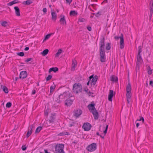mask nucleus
Listing matches in <instances>:
<instances>
[{
  "label": "nucleus",
  "mask_w": 153,
  "mask_h": 153,
  "mask_svg": "<svg viewBox=\"0 0 153 153\" xmlns=\"http://www.w3.org/2000/svg\"><path fill=\"white\" fill-rule=\"evenodd\" d=\"M102 12L100 11L98 12L96 14L94 13V14H95V16L97 17H99L101 15Z\"/></svg>",
  "instance_id": "58836bf2"
},
{
  "label": "nucleus",
  "mask_w": 153,
  "mask_h": 153,
  "mask_svg": "<svg viewBox=\"0 0 153 153\" xmlns=\"http://www.w3.org/2000/svg\"><path fill=\"white\" fill-rule=\"evenodd\" d=\"M111 44L110 43H108L106 44L105 46V49L107 50H110L111 48Z\"/></svg>",
  "instance_id": "cd10ccee"
},
{
  "label": "nucleus",
  "mask_w": 153,
  "mask_h": 153,
  "mask_svg": "<svg viewBox=\"0 0 153 153\" xmlns=\"http://www.w3.org/2000/svg\"><path fill=\"white\" fill-rule=\"evenodd\" d=\"M92 103L93 102H92L91 104H89L87 106L88 109L91 112L96 110L95 108V104L94 103L93 104Z\"/></svg>",
  "instance_id": "9d476101"
},
{
  "label": "nucleus",
  "mask_w": 153,
  "mask_h": 153,
  "mask_svg": "<svg viewBox=\"0 0 153 153\" xmlns=\"http://www.w3.org/2000/svg\"><path fill=\"white\" fill-rule=\"evenodd\" d=\"M56 118V114L54 113L51 114V116L50 117L49 122L50 123H53Z\"/></svg>",
  "instance_id": "f8f14e48"
},
{
  "label": "nucleus",
  "mask_w": 153,
  "mask_h": 153,
  "mask_svg": "<svg viewBox=\"0 0 153 153\" xmlns=\"http://www.w3.org/2000/svg\"><path fill=\"white\" fill-rule=\"evenodd\" d=\"M58 68L57 67H53L50 68L49 70V73H50L51 71H53L54 72L58 71Z\"/></svg>",
  "instance_id": "b1692460"
},
{
  "label": "nucleus",
  "mask_w": 153,
  "mask_h": 153,
  "mask_svg": "<svg viewBox=\"0 0 153 153\" xmlns=\"http://www.w3.org/2000/svg\"><path fill=\"white\" fill-rule=\"evenodd\" d=\"M110 80L112 81L117 82L118 81V78L115 75L111 76L110 77Z\"/></svg>",
  "instance_id": "4be33fe9"
},
{
  "label": "nucleus",
  "mask_w": 153,
  "mask_h": 153,
  "mask_svg": "<svg viewBox=\"0 0 153 153\" xmlns=\"http://www.w3.org/2000/svg\"><path fill=\"white\" fill-rule=\"evenodd\" d=\"M47 10L46 8H44L42 10L45 13H46Z\"/></svg>",
  "instance_id": "864d4df0"
},
{
  "label": "nucleus",
  "mask_w": 153,
  "mask_h": 153,
  "mask_svg": "<svg viewBox=\"0 0 153 153\" xmlns=\"http://www.w3.org/2000/svg\"><path fill=\"white\" fill-rule=\"evenodd\" d=\"M45 116H47L48 115V113L47 111H45Z\"/></svg>",
  "instance_id": "680f3d73"
},
{
  "label": "nucleus",
  "mask_w": 153,
  "mask_h": 153,
  "mask_svg": "<svg viewBox=\"0 0 153 153\" xmlns=\"http://www.w3.org/2000/svg\"><path fill=\"white\" fill-rule=\"evenodd\" d=\"M131 97V92H127L126 97L128 98H130Z\"/></svg>",
  "instance_id": "4c0bfd02"
},
{
  "label": "nucleus",
  "mask_w": 153,
  "mask_h": 153,
  "mask_svg": "<svg viewBox=\"0 0 153 153\" xmlns=\"http://www.w3.org/2000/svg\"><path fill=\"white\" fill-rule=\"evenodd\" d=\"M16 54L17 55L21 56H23L24 55V53L23 52H18Z\"/></svg>",
  "instance_id": "a19ab883"
},
{
  "label": "nucleus",
  "mask_w": 153,
  "mask_h": 153,
  "mask_svg": "<svg viewBox=\"0 0 153 153\" xmlns=\"http://www.w3.org/2000/svg\"><path fill=\"white\" fill-rule=\"evenodd\" d=\"M19 3V1L18 0H14L8 3L7 5V6H11L14 4L18 3Z\"/></svg>",
  "instance_id": "5701e85b"
},
{
  "label": "nucleus",
  "mask_w": 153,
  "mask_h": 153,
  "mask_svg": "<svg viewBox=\"0 0 153 153\" xmlns=\"http://www.w3.org/2000/svg\"><path fill=\"white\" fill-rule=\"evenodd\" d=\"M137 120H136V126L137 128V127H138V126H139V123H137Z\"/></svg>",
  "instance_id": "052dcab7"
},
{
  "label": "nucleus",
  "mask_w": 153,
  "mask_h": 153,
  "mask_svg": "<svg viewBox=\"0 0 153 153\" xmlns=\"http://www.w3.org/2000/svg\"><path fill=\"white\" fill-rule=\"evenodd\" d=\"M82 90V86L80 83H75L73 85V91L76 94L81 92Z\"/></svg>",
  "instance_id": "7ed1b4c3"
},
{
  "label": "nucleus",
  "mask_w": 153,
  "mask_h": 153,
  "mask_svg": "<svg viewBox=\"0 0 153 153\" xmlns=\"http://www.w3.org/2000/svg\"><path fill=\"white\" fill-rule=\"evenodd\" d=\"M12 105V103L10 102H7L6 104V106L7 108H10Z\"/></svg>",
  "instance_id": "37998d69"
},
{
  "label": "nucleus",
  "mask_w": 153,
  "mask_h": 153,
  "mask_svg": "<svg viewBox=\"0 0 153 153\" xmlns=\"http://www.w3.org/2000/svg\"><path fill=\"white\" fill-rule=\"evenodd\" d=\"M67 3H69L70 4L72 1V0H66Z\"/></svg>",
  "instance_id": "603ef678"
},
{
  "label": "nucleus",
  "mask_w": 153,
  "mask_h": 153,
  "mask_svg": "<svg viewBox=\"0 0 153 153\" xmlns=\"http://www.w3.org/2000/svg\"><path fill=\"white\" fill-rule=\"evenodd\" d=\"M99 45L100 61L102 62H104L106 61L105 50V38L104 37H103L100 39Z\"/></svg>",
  "instance_id": "f257e3e1"
},
{
  "label": "nucleus",
  "mask_w": 153,
  "mask_h": 153,
  "mask_svg": "<svg viewBox=\"0 0 153 153\" xmlns=\"http://www.w3.org/2000/svg\"><path fill=\"white\" fill-rule=\"evenodd\" d=\"M82 114V111L81 109H76L74 111V115L76 118L78 117Z\"/></svg>",
  "instance_id": "1a4fd4ad"
},
{
  "label": "nucleus",
  "mask_w": 153,
  "mask_h": 153,
  "mask_svg": "<svg viewBox=\"0 0 153 153\" xmlns=\"http://www.w3.org/2000/svg\"><path fill=\"white\" fill-rule=\"evenodd\" d=\"M142 121V122L143 123L144 122V119L143 117H141L139 120H137V121Z\"/></svg>",
  "instance_id": "de8ad7c7"
},
{
  "label": "nucleus",
  "mask_w": 153,
  "mask_h": 153,
  "mask_svg": "<svg viewBox=\"0 0 153 153\" xmlns=\"http://www.w3.org/2000/svg\"><path fill=\"white\" fill-rule=\"evenodd\" d=\"M29 49V48L28 47H26L25 48V51H28Z\"/></svg>",
  "instance_id": "0e129e2a"
},
{
  "label": "nucleus",
  "mask_w": 153,
  "mask_h": 153,
  "mask_svg": "<svg viewBox=\"0 0 153 153\" xmlns=\"http://www.w3.org/2000/svg\"><path fill=\"white\" fill-rule=\"evenodd\" d=\"M69 133L68 132H62L59 133L58 135V136H62L65 135H69Z\"/></svg>",
  "instance_id": "7c9ffc66"
},
{
  "label": "nucleus",
  "mask_w": 153,
  "mask_h": 153,
  "mask_svg": "<svg viewBox=\"0 0 153 153\" xmlns=\"http://www.w3.org/2000/svg\"><path fill=\"white\" fill-rule=\"evenodd\" d=\"M91 125L88 123H84L82 126V128L84 129L85 131H89L91 128Z\"/></svg>",
  "instance_id": "6e6552de"
},
{
  "label": "nucleus",
  "mask_w": 153,
  "mask_h": 153,
  "mask_svg": "<svg viewBox=\"0 0 153 153\" xmlns=\"http://www.w3.org/2000/svg\"><path fill=\"white\" fill-rule=\"evenodd\" d=\"M1 24L2 26L6 27L8 25V22L6 21H4L1 22Z\"/></svg>",
  "instance_id": "c9c22d12"
},
{
  "label": "nucleus",
  "mask_w": 153,
  "mask_h": 153,
  "mask_svg": "<svg viewBox=\"0 0 153 153\" xmlns=\"http://www.w3.org/2000/svg\"><path fill=\"white\" fill-rule=\"evenodd\" d=\"M142 47L140 46L138 47V55H141L140 53L142 52Z\"/></svg>",
  "instance_id": "ea45409f"
},
{
  "label": "nucleus",
  "mask_w": 153,
  "mask_h": 153,
  "mask_svg": "<svg viewBox=\"0 0 153 153\" xmlns=\"http://www.w3.org/2000/svg\"><path fill=\"white\" fill-rule=\"evenodd\" d=\"M148 73L149 74L151 75L152 74V70L151 69L150 66H149L147 67Z\"/></svg>",
  "instance_id": "f704fd0d"
},
{
  "label": "nucleus",
  "mask_w": 153,
  "mask_h": 153,
  "mask_svg": "<svg viewBox=\"0 0 153 153\" xmlns=\"http://www.w3.org/2000/svg\"><path fill=\"white\" fill-rule=\"evenodd\" d=\"M27 76V73L26 71H22L20 74L19 78L22 79L25 78Z\"/></svg>",
  "instance_id": "ddd939ff"
},
{
  "label": "nucleus",
  "mask_w": 153,
  "mask_h": 153,
  "mask_svg": "<svg viewBox=\"0 0 153 153\" xmlns=\"http://www.w3.org/2000/svg\"><path fill=\"white\" fill-rule=\"evenodd\" d=\"M114 38L116 39H118L119 38H120V48L121 49H123L124 48V44L123 35V34H121V35L120 36H115L114 37Z\"/></svg>",
  "instance_id": "39448f33"
},
{
  "label": "nucleus",
  "mask_w": 153,
  "mask_h": 153,
  "mask_svg": "<svg viewBox=\"0 0 153 153\" xmlns=\"http://www.w3.org/2000/svg\"><path fill=\"white\" fill-rule=\"evenodd\" d=\"M55 148V153H64L63 150V145L62 144H59L58 146H56Z\"/></svg>",
  "instance_id": "20e7f679"
},
{
  "label": "nucleus",
  "mask_w": 153,
  "mask_h": 153,
  "mask_svg": "<svg viewBox=\"0 0 153 153\" xmlns=\"http://www.w3.org/2000/svg\"><path fill=\"white\" fill-rule=\"evenodd\" d=\"M32 59H33V58H28L27 59H26L25 60V62H28L31 61Z\"/></svg>",
  "instance_id": "8fccbe9b"
},
{
  "label": "nucleus",
  "mask_w": 153,
  "mask_h": 153,
  "mask_svg": "<svg viewBox=\"0 0 153 153\" xmlns=\"http://www.w3.org/2000/svg\"><path fill=\"white\" fill-rule=\"evenodd\" d=\"M72 97V95L69 91H65L61 94L55 100L56 102L58 103H60L62 101Z\"/></svg>",
  "instance_id": "f03ea898"
},
{
  "label": "nucleus",
  "mask_w": 153,
  "mask_h": 153,
  "mask_svg": "<svg viewBox=\"0 0 153 153\" xmlns=\"http://www.w3.org/2000/svg\"><path fill=\"white\" fill-rule=\"evenodd\" d=\"M42 127L41 126H39L38 127L35 131V134L39 132L42 129Z\"/></svg>",
  "instance_id": "2f4dec72"
},
{
  "label": "nucleus",
  "mask_w": 153,
  "mask_h": 153,
  "mask_svg": "<svg viewBox=\"0 0 153 153\" xmlns=\"http://www.w3.org/2000/svg\"><path fill=\"white\" fill-rule=\"evenodd\" d=\"M33 3L32 0H27L23 2L22 4L24 5H29Z\"/></svg>",
  "instance_id": "393cba45"
},
{
  "label": "nucleus",
  "mask_w": 153,
  "mask_h": 153,
  "mask_svg": "<svg viewBox=\"0 0 153 153\" xmlns=\"http://www.w3.org/2000/svg\"><path fill=\"white\" fill-rule=\"evenodd\" d=\"M77 65L76 61L75 60H72V68H71V71H74L75 68Z\"/></svg>",
  "instance_id": "6ab92c4d"
},
{
  "label": "nucleus",
  "mask_w": 153,
  "mask_h": 153,
  "mask_svg": "<svg viewBox=\"0 0 153 153\" xmlns=\"http://www.w3.org/2000/svg\"><path fill=\"white\" fill-rule=\"evenodd\" d=\"M3 91L6 94L8 92V90L7 88L5 86H4L2 88Z\"/></svg>",
  "instance_id": "c756f323"
},
{
  "label": "nucleus",
  "mask_w": 153,
  "mask_h": 153,
  "mask_svg": "<svg viewBox=\"0 0 153 153\" xmlns=\"http://www.w3.org/2000/svg\"><path fill=\"white\" fill-rule=\"evenodd\" d=\"M127 92H131V85L130 83H128L126 87Z\"/></svg>",
  "instance_id": "a878e982"
},
{
  "label": "nucleus",
  "mask_w": 153,
  "mask_h": 153,
  "mask_svg": "<svg viewBox=\"0 0 153 153\" xmlns=\"http://www.w3.org/2000/svg\"><path fill=\"white\" fill-rule=\"evenodd\" d=\"M91 80H88V82H87V85H89V83H90V81Z\"/></svg>",
  "instance_id": "774afa93"
},
{
  "label": "nucleus",
  "mask_w": 153,
  "mask_h": 153,
  "mask_svg": "<svg viewBox=\"0 0 153 153\" xmlns=\"http://www.w3.org/2000/svg\"><path fill=\"white\" fill-rule=\"evenodd\" d=\"M94 75H92L91 76L89 77V79H88V80H91V79H93V78H94Z\"/></svg>",
  "instance_id": "5fc2aeb1"
},
{
  "label": "nucleus",
  "mask_w": 153,
  "mask_h": 153,
  "mask_svg": "<svg viewBox=\"0 0 153 153\" xmlns=\"http://www.w3.org/2000/svg\"><path fill=\"white\" fill-rule=\"evenodd\" d=\"M153 82L152 80H150L149 82V85H151L152 87L153 86Z\"/></svg>",
  "instance_id": "4d7b16f0"
},
{
  "label": "nucleus",
  "mask_w": 153,
  "mask_h": 153,
  "mask_svg": "<svg viewBox=\"0 0 153 153\" xmlns=\"http://www.w3.org/2000/svg\"><path fill=\"white\" fill-rule=\"evenodd\" d=\"M105 136V135L104 134H102L100 135V136L102 138L104 139Z\"/></svg>",
  "instance_id": "13d9d810"
},
{
  "label": "nucleus",
  "mask_w": 153,
  "mask_h": 153,
  "mask_svg": "<svg viewBox=\"0 0 153 153\" xmlns=\"http://www.w3.org/2000/svg\"><path fill=\"white\" fill-rule=\"evenodd\" d=\"M143 60L141 57V55H137V59L136 62V69L138 68H139L140 64L141 63Z\"/></svg>",
  "instance_id": "0eeeda50"
},
{
  "label": "nucleus",
  "mask_w": 153,
  "mask_h": 153,
  "mask_svg": "<svg viewBox=\"0 0 153 153\" xmlns=\"http://www.w3.org/2000/svg\"><path fill=\"white\" fill-rule=\"evenodd\" d=\"M127 101L128 103H130L129 99H130V98H127Z\"/></svg>",
  "instance_id": "338daca9"
},
{
  "label": "nucleus",
  "mask_w": 153,
  "mask_h": 153,
  "mask_svg": "<svg viewBox=\"0 0 153 153\" xmlns=\"http://www.w3.org/2000/svg\"><path fill=\"white\" fill-rule=\"evenodd\" d=\"M91 94H93V93L90 92V91H89L88 93V94L89 95V96H90Z\"/></svg>",
  "instance_id": "69168bd1"
},
{
  "label": "nucleus",
  "mask_w": 153,
  "mask_h": 153,
  "mask_svg": "<svg viewBox=\"0 0 153 153\" xmlns=\"http://www.w3.org/2000/svg\"><path fill=\"white\" fill-rule=\"evenodd\" d=\"M44 152L45 153H51L50 152H48L47 149H44Z\"/></svg>",
  "instance_id": "e2e57ef3"
},
{
  "label": "nucleus",
  "mask_w": 153,
  "mask_h": 153,
  "mask_svg": "<svg viewBox=\"0 0 153 153\" xmlns=\"http://www.w3.org/2000/svg\"><path fill=\"white\" fill-rule=\"evenodd\" d=\"M61 16L62 17L59 20V22L61 24L63 25H66V22L65 18V16H62V15H61L60 16V17Z\"/></svg>",
  "instance_id": "2eb2a0df"
},
{
  "label": "nucleus",
  "mask_w": 153,
  "mask_h": 153,
  "mask_svg": "<svg viewBox=\"0 0 153 153\" xmlns=\"http://www.w3.org/2000/svg\"><path fill=\"white\" fill-rule=\"evenodd\" d=\"M97 148V145L95 143H93L89 145L86 148L87 149L89 152H93Z\"/></svg>",
  "instance_id": "423d86ee"
},
{
  "label": "nucleus",
  "mask_w": 153,
  "mask_h": 153,
  "mask_svg": "<svg viewBox=\"0 0 153 153\" xmlns=\"http://www.w3.org/2000/svg\"><path fill=\"white\" fill-rule=\"evenodd\" d=\"M91 112L93 115L94 119L95 120H97L98 119L99 115L98 113L96 110H95H95L91 111Z\"/></svg>",
  "instance_id": "f3484780"
},
{
  "label": "nucleus",
  "mask_w": 153,
  "mask_h": 153,
  "mask_svg": "<svg viewBox=\"0 0 153 153\" xmlns=\"http://www.w3.org/2000/svg\"><path fill=\"white\" fill-rule=\"evenodd\" d=\"M153 13V10L150 9V13H149V19H151L152 14Z\"/></svg>",
  "instance_id": "c03bdc74"
},
{
  "label": "nucleus",
  "mask_w": 153,
  "mask_h": 153,
  "mask_svg": "<svg viewBox=\"0 0 153 153\" xmlns=\"http://www.w3.org/2000/svg\"><path fill=\"white\" fill-rule=\"evenodd\" d=\"M87 29L89 31H90L91 30V27L89 26H87Z\"/></svg>",
  "instance_id": "6e6d98bb"
},
{
  "label": "nucleus",
  "mask_w": 153,
  "mask_h": 153,
  "mask_svg": "<svg viewBox=\"0 0 153 153\" xmlns=\"http://www.w3.org/2000/svg\"><path fill=\"white\" fill-rule=\"evenodd\" d=\"M114 95V91L112 90H110L109 92L108 96V100L109 101L111 102L112 101V98Z\"/></svg>",
  "instance_id": "4468645a"
},
{
  "label": "nucleus",
  "mask_w": 153,
  "mask_h": 153,
  "mask_svg": "<svg viewBox=\"0 0 153 153\" xmlns=\"http://www.w3.org/2000/svg\"><path fill=\"white\" fill-rule=\"evenodd\" d=\"M52 77V76L51 75H49L46 78V81H48Z\"/></svg>",
  "instance_id": "a18cd8bd"
},
{
  "label": "nucleus",
  "mask_w": 153,
  "mask_h": 153,
  "mask_svg": "<svg viewBox=\"0 0 153 153\" xmlns=\"http://www.w3.org/2000/svg\"><path fill=\"white\" fill-rule=\"evenodd\" d=\"M77 13L75 10L71 11L70 13V14L71 16H75L77 15Z\"/></svg>",
  "instance_id": "72a5a7b5"
},
{
  "label": "nucleus",
  "mask_w": 153,
  "mask_h": 153,
  "mask_svg": "<svg viewBox=\"0 0 153 153\" xmlns=\"http://www.w3.org/2000/svg\"><path fill=\"white\" fill-rule=\"evenodd\" d=\"M97 76H95L94 77V78L92 79L91 80V85H95L96 82L97 81Z\"/></svg>",
  "instance_id": "dca6fc26"
},
{
  "label": "nucleus",
  "mask_w": 153,
  "mask_h": 153,
  "mask_svg": "<svg viewBox=\"0 0 153 153\" xmlns=\"http://www.w3.org/2000/svg\"><path fill=\"white\" fill-rule=\"evenodd\" d=\"M54 34V33H52L49 34L47 35H46L45 36V39L44 40H44H46L48 39L50 37V36L52 35L53 34Z\"/></svg>",
  "instance_id": "473e14b6"
},
{
  "label": "nucleus",
  "mask_w": 153,
  "mask_h": 153,
  "mask_svg": "<svg viewBox=\"0 0 153 153\" xmlns=\"http://www.w3.org/2000/svg\"><path fill=\"white\" fill-rule=\"evenodd\" d=\"M14 9L15 10V13L17 16H20V10L17 6H16L14 7Z\"/></svg>",
  "instance_id": "a211bd4d"
},
{
  "label": "nucleus",
  "mask_w": 153,
  "mask_h": 153,
  "mask_svg": "<svg viewBox=\"0 0 153 153\" xmlns=\"http://www.w3.org/2000/svg\"><path fill=\"white\" fill-rule=\"evenodd\" d=\"M51 14L52 16V20L55 21L57 18V15L56 13L54 12H52Z\"/></svg>",
  "instance_id": "412c9836"
},
{
  "label": "nucleus",
  "mask_w": 153,
  "mask_h": 153,
  "mask_svg": "<svg viewBox=\"0 0 153 153\" xmlns=\"http://www.w3.org/2000/svg\"><path fill=\"white\" fill-rule=\"evenodd\" d=\"M36 91L35 90H33L32 91V94H34L36 93Z\"/></svg>",
  "instance_id": "bf43d9fd"
},
{
  "label": "nucleus",
  "mask_w": 153,
  "mask_h": 153,
  "mask_svg": "<svg viewBox=\"0 0 153 153\" xmlns=\"http://www.w3.org/2000/svg\"><path fill=\"white\" fill-rule=\"evenodd\" d=\"M62 50L61 49H59L58 51L56 53L55 56L56 57H58L61 54V53H62Z\"/></svg>",
  "instance_id": "c85d7f7f"
},
{
  "label": "nucleus",
  "mask_w": 153,
  "mask_h": 153,
  "mask_svg": "<svg viewBox=\"0 0 153 153\" xmlns=\"http://www.w3.org/2000/svg\"><path fill=\"white\" fill-rule=\"evenodd\" d=\"M65 105L67 106H69L72 104V101L71 100H68L67 99L65 101Z\"/></svg>",
  "instance_id": "aec40b11"
},
{
  "label": "nucleus",
  "mask_w": 153,
  "mask_h": 153,
  "mask_svg": "<svg viewBox=\"0 0 153 153\" xmlns=\"http://www.w3.org/2000/svg\"><path fill=\"white\" fill-rule=\"evenodd\" d=\"M79 21L80 22H83L85 21V19L84 18H81L79 19Z\"/></svg>",
  "instance_id": "09e8293b"
},
{
  "label": "nucleus",
  "mask_w": 153,
  "mask_h": 153,
  "mask_svg": "<svg viewBox=\"0 0 153 153\" xmlns=\"http://www.w3.org/2000/svg\"><path fill=\"white\" fill-rule=\"evenodd\" d=\"M27 147L25 145H23L22 146V150L25 151V150L27 149Z\"/></svg>",
  "instance_id": "3c124183"
},
{
  "label": "nucleus",
  "mask_w": 153,
  "mask_h": 153,
  "mask_svg": "<svg viewBox=\"0 0 153 153\" xmlns=\"http://www.w3.org/2000/svg\"><path fill=\"white\" fill-rule=\"evenodd\" d=\"M149 6L150 7V10H153V1L152 0L150 2L149 4Z\"/></svg>",
  "instance_id": "e433bc0d"
},
{
  "label": "nucleus",
  "mask_w": 153,
  "mask_h": 153,
  "mask_svg": "<svg viewBox=\"0 0 153 153\" xmlns=\"http://www.w3.org/2000/svg\"><path fill=\"white\" fill-rule=\"evenodd\" d=\"M33 127H34V126L32 125L28 127V131L26 135L27 138H28L31 134L32 132V129Z\"/></svg>",
  "instance_id": "9b49d317"
},
{
  "label": "nucleus",
  "mask_w": 153,
  "mask_h": 153,
  "mask_svg": "<svg viewBox=\"0 0 153 153\" xmlns=\"http://www.w3.org/2000/svg\"><path fill=\"white\" fill-rule=\"evenodd\" d=\"M55 86H51L50 87V93H51L55 89Z\"/></svg>",
  "instance_id": "79ce46f5"
},
{
  "label": "nucleus",
  "mask_w": 153,
  "mask_h": 153,
  "mask_svg": "<svg viewBox=\"0 0 153 153\" xmlns=\"http://www.w3.org/2000/svg\"><path fill=\"white\" fill-rule=\"evenodd\" d=\"M108 127V125H107L106 126V127H105V130L103 131V133H104V134L105 135L106 134V133H107Z\"/></svg>",
  "instance_id": "49530a36"
},
{
  "label": "nucleus",
  "mask_w": 153,
  "mask_h": 153,
  "mask_svg": "<svg viewBox=\"0 0 153 153\" xmlns=\"http://www.w3.org/2000/svg\"><path fill=\"white\" fill-rule=\"evenodd\" d=\"M49 50L48 49H45L41 52V54L43 56H45L48 53Z\"/></svg>",
  "instance_id": "bb28decb"
}]
</instances>
